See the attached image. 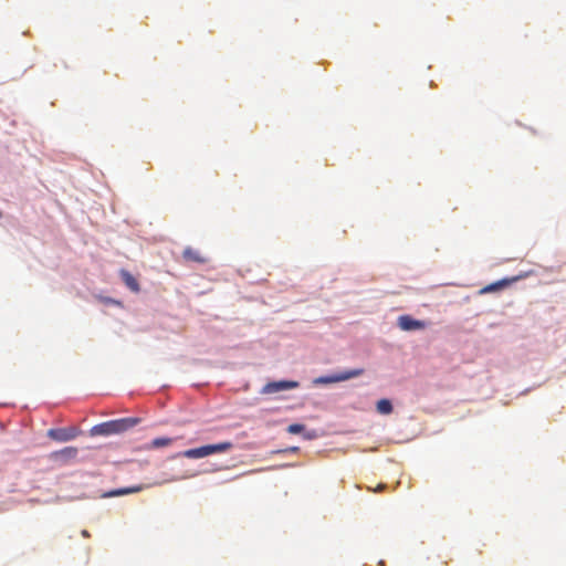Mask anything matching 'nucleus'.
<instances>
[{"label": "nucleus", "mask_w": 566, "mask_h": 566, "mask_svg": "<svg viewBox=\"0 0 566 566\" xmlns=\"http://www.w3.org/2000/svg\"><path fill=\"white\" fill-rule=\"evenodd\" d=\"M231 447L230 442H221L216 444H207L195 449L186 450L178 455L185 458H205L217 452H222Z\"/></svg>", "instance_id": "nucleus-2"}, {"label": "nucleus", "mask_w": 566, "mask_h": 566, "mask_svg": "<svg viewBox=\"0 0 566 566\" xmlns=\"http://www.w3.org/2000/svg\"><path fill=\"white\" fill-rule=\"evenodd\" d=\"M364 369L357 368V369H350V370H344L340 373H336L328 376H321L314 379V385H328L334 382H340L346 381L348 379L358 377L363 375Z\"/></svg>", "instance_id": "nucleus-3"}, {"label": "nucleus", "mask_w": 566, "mask_h": 566, "mask_svg": "<svg viewBox=\"0 0 566 566\" xmlns=\"http://www.w3.org/2000/svg\"><path fill=\"white\" fill-rule=\"evenodd\" d=\"M517 279L518 277L503 279L497 282L491 283V284L484 286L483 289H481L480 293L485 294V293H492L495 291H500V290L509 286L512 282H515Z\"/></svg>", "instance_id": "nucleus-8"}, {"label": "nucleus", "mask_w": 566, "mask_h": 566, "mask_svg": "<svg viewBox=\"0 0 566 566\" xmlns=\"http://www.w3.org/2000/svg\"><path fill=\"white\" fill-rule=\"evenodd\" d=\"M140 490H143L142 485L133 486V488L116 489V490L109 491L108 493H105L104 497L126 495V494L138 492Z\"/></svg>", "instance_id": "nucleus-10"}, {"label": "nucleus", "mask_w": 566, "mask_h": 566, "mask_svg": "<svg viewBox=\"0 0 566 566\" xmlns=\"http://www.w3.org/2000/svg\"><path fill=\"white\" fill-rule=\"evenodd\" d=\"M302 430H303V426H302V424L294 423V424H291V426L289 427V431H290L291 433H298V432H301Z\"/></svg>", "instance_id": "nucleus-14"}, {"label": "nucleus", "mask_w": 566, "mask_h": 566, "mask_svg": "<svg viewBox=\"0 0 566 566\" xmlns=\"http://www.w3.org/2000/svg\"><path fill=\"white\" fill-rule=\"evenodd\" d=\"M398 326L402 331H415L424 328L426 324L422 321L413 319L409 315H402L398 318Z\"/></svg>", "instance_id": "nucleus-6"}, {"label": "nucleus", "mask_w": 566, "mask_h": 566, "mask_svg": "<svg viewBox=\"0 0 566 566\" xmlns=\"http://www.w3.org/2000/svg\"><path fill=\"white\" fill-rule=\"evenodd\" d=\"M78 429L75 427L55 428L48 431V436L59 442L70 441L78 436Z\"/></svg>", "instance_id": "nucleus-4"}, {"label": "nucleus", "mask_w": 566, "mask_h": 566, "mask_svg": "<svg viewBox=\"0 0 566 566\" xmlns=\"http://www.w3.org/2000/svg\"><path fill=\"white\" fill-rule=\"evenodd\" d=\"M376 409L380 415H389L392 412L391 401L388 399H380L377 402Z\"/></svg>", "instance_id": "nucleus-12"}, {"label": "nucleus", "mask_w": 566, "mask_h": 566, "mask_svg": "<svg viewBox=\"0 0 566 566\" xmlns=\"http://www.w3.org/2000/svg\"><path fill=\"white\" fill-rule=\"evenodd\" d=\"M140 422V418L137 417H127L115 420L105 421L98 424L93 426L90 429L91 437H109L116 434H123L128 430L133 429Z\"/></svg>", "instance_id": "nucleus-1"}, {"label": "nucleus", "mask_w": 566, "mask_h": 566, "mask_svg": "<svg viewBox=\"0 0 566 566\" xmlns=\"http://www.w3.org/2000/svg\"><path fill=\"white\" fill-rule=\"evenodd\" d=\"M182 258L187 262H195V263H200V264H203L208 261V259L206 256H203L200 253V251H198L191 247H187L184 250Z\"/></svg>", "instance_id": "nucleus-7"}, {"label": "nucleus", "mask_w": 566, "mask_h": 566, "mask_svg": "<svg viewBox=\"0 0 566 566\" xmlns=\"http://www.w3.org/2000/svg\"><path fill=\"white\" fill-rule=\"evenodd\" d=\"M172 442H174V439H171V438H166V437L156 438V439L151 440V441L146 446V449H158V448H164V447H168V446H170Z\"/></svg>", "instance_id": "nucleus-11"}, {"label": "nucleus", "mask_w": 566, "mask_h": 566, "mask_svg": "<svg viewBox=\"0 0 566 566\" xmlns=\"http://www.w3.org/2000/svg\"><path fill=\"white\" fill-rule=\"evenodd\" d=\"M82 535H83L84 537H88V536H90V534H88V532H87L86 530L82 531Z\"/></svg>", "instance_id": "nucleus-15"}, {"label": "nucleus", "mask_w": 566, "mask_h": 566, "mask_svg": "<svg viewBox=\"0 0 566 566\" xmlns=\"http://www.w3.org/2000/svg\"><path fill=\"white\" fill-rule=\"evenodd\" d=\"M297 387H298L297 381H292V380L272 381V382L266 384L263 387L262 392L263 394H274V392H279L282 390L294 389Z\"/></svg>", "instance_id": "nucleus-5"}, {"label": "nucleus", "mask_w": 566, "mask_h": 566, "mask_svg": "<svg viewBox=\"0 0 566 566\" xmlns=\"http://www.w3.org/2000/svg\"><path fill=\"white\" fill-rule=\"evenodd\" d=\"M120 277L125 285L133 292L138 293L140 287L138 281L126 270H120Z\"/></svg>", "instance_id": "nucleus-9"}, {"label": "nucleus", "mask_w": 566, "mask_h": 566, "mask_svg": "<svg viewBox=\"0 0 566 566\" xmlns=\"http://www.w3.org/2000/svg\"><path fill=\"white\" fill-rule=\"evenodd\" d=\"M59 454L65 459H72L77 455V449L67 447V448L63 449Z\"/></svg>", "instance_id": "nucleus-13"}]
</instances>
